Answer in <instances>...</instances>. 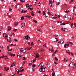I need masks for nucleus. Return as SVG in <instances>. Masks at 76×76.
Segmentation results:
<instances>
[{"label": "nucleus", "instance_id": "obj_1", "mask_svg": "<svg viewBox=\"0 0 76 76\" xmlns=\"http://www.w3.org/2000/svg\"><path fill=\"white\" fill-rule=\"evenodd\" d=\"M39 72H45V68H40L39 70Z\"/></svg>", "mask_w": 76, "mask_h": 76}, {"label": "nucleus", "instance_id": "obj_2", "mask_svg": "<svg viewBox=\"0 0 76 76\" xmlns=\"http://www.w3.org/2000/svg\"><path fill=\"white\" fill-rule=\"evenodd\" d=\"M73 23H72L71 24V27L72 28H75L76 27V23H74V26H75V27H73Z\"/></svg>", "mask_w": 76, "mask_h": 76}, {"label": "nucleus", "instance_id": "obj_3", "mask_svg": "<svg viewBox=\"0 0 76 76\" xmlns=\"http://www.w3.org/2000/svg\"><path fill=\"white\" fill-rule=\"evenodd\" d=\"M51 3H52V1H49V4H50V7L53 6V4Z\"/></svg>", "mask_w": 76, "mask_h": 76}, {"label": "nucleus", "instance_id": "obj_4", "mask_svg": "<svg viewBox=\"0 0 76 76\" xmlns=\"http://www.w3.org/2000/svg\"><path fill=\"white\" fill-rule=\"evenodd\" d=\"M3 37H4L5 38H7V37H8V36H7V34L6 33H4L3 34Z\"/></svg>", "mask_w": 76, "mask_h": 76}, {"label": "nucleus", "instance_id": "obj_5", "mask_svg": "<svg viewBox=\"0 0 76 76\" xmlns=\"http://www.w3.org/2000/svg\"><path fill=\"white\" fill-rule=\"evenodd\" d=\"M69 44H65L64 45L65 48H67V47H68V46H69Z\"/></svg>", "mask_w": 76, "mask_h": 76}, {"label": "nucleus", "instance_id": "obj_6", "mask_svg": "<svg viewBox=\"0 0 76 76\" xmlns=\"http://www.w3.org/2000/svg\"><path fill=\"white\" fill-rule=\"evenodd\" d=\"M18 23L19 22H15V24H14V26H17V25H18Z\"/></svg>", "mask_w": 76, "mask_h": 76}, {"label": "nucleus", "instance_id": "obj_7", "mask_svg": "<svg viewBox=\"0 0 76 76\" xmlns=\"http://www.w3.org/2000/svg\"><path fill=\"white\" fill-rule=\"evenodd\" d=\"M4 69L6 71H7L9 70L10 68L9 67H4Z\"/></svg>", "mask_w": 76, "mask_h": 76}, {"label": "nucleus", "instance_id": "obj_8", "mask_svg": "<svg viewBox=\"0 0 76 76\" xmlns=\"http://www.w3.org/2000/svg\"><path fill=\"white\" fill-rule=\"evenodd\" d=\"M10 56H13V57H14V56H15V54L10 53Z\"/></svg>", "mask_w": 76, "mask_h": 76}, {"label": "nucleus", "instance_id": "obj_9", "mask_svg": "<svg viewBox=\"0 0 76 76\" xmlns=\"http://www.w3.org/2000/svg\"><path fill=\"white\" fill-rule=\"evenodd\" d=\"M3 25L2 24H1L0 25V28L1 29H3Z\"/></svg>", "mask_w": 76, "mask_h": 76}, {"label": "nucleus", "instance_id": "obj_10", "mask_svg": "<svg viewBox=\"0 0 76 76\" xmlns=\"http://www.w3.org/2000/svg\"><path fill=\"white\" fill-rule=\"evenodd\" d=\"M66 22H67V23H62L63 25H65L66 24H68V23H69V22L66 21Z\"/></svg>", "mask_w": 76, "mask_h": 76}, {"label": "nucleus", "instance_id": "obj_11", "mask_svg": "<svg viewBox=\"0 0 76 76\" xmlns=\"http://www.w3.org/2000/svg\"><path fill=\"white\" fill-rule=\"evenodd\" d=\"M37 12H38V13H41V11H40V10L38 8L37 9Z\"/></svg>", "mask_w": 76, "mask_h": 76}, {"label": "nucleus", "instance_id": "obj_12", "mask_svg": "<svg viewBox=\"0 0 76 76\" xmlns=\"http://www.w3.org/2000/svg\"><path fill=\"white\" fill-rule=\"evenodd\" d=\"M57 51H58V50H57L55 51V52L53 54H52V55L53 56H54V55H55V54H56V53H57Z\"/></svg>", "mask_w": 76, "mask_h": 76}, {"label": "nucleus", "instance_id": "obj_13", "mask_svg": "<svg viewBox=\"0 0 76 76\" xmlns=\"http://www.w3.org/2000/svg\"><path fill=\"white\" fill-rule=\"evenodd\" d=\"M30 39V37L28 36V35H27V38H26V39H27V40H28V39Z\"/></svg>", "mask_w": 76, "mask_h": 76}, {"label": "nucleus", "instance_id": "obj_14", "mask_svg": "<svg viewBox=\"0 0 76 76\" xmlns=\"http://www.w3.org/2000/svg\"><path fill=\"white\" fill-rule=\"evenodd\" d=\"M10 29H11V27L10 26H8V28L7 29V31H10Z\"/></svg>", "mask_w": 76, "mask_h": 76}, {"label": "nucleus", "instance_id": "obj_15", "mask_svg": "<svg viewBox=\"0 0 76 76\" xmlns=\"http://www.w3.org/2000/svg\"><path fill=\"white\" fill-rule=\"evenodd\" d=\"M61 30L62 31H66V30H65V28H61Z\"/></svg>", "mask_w": 76, "mask_h": 76}, {"label": "nucleus", "instance_id": "obj_16", "mask_svg": "<svg viewBox=\"0 0 76 76\" xmlns=\"http://www.w3.org/2000/svg\"><path fill=\"white\" fill-rule=\"evenodd\" d=\"M52 76H54L55 75H56V74H55V72H53V73H52Z\"/></svg>", "mask_w": 76, "mask_h": 76}, {"label": "nucleus", "instance_id": "obj_17", "mask_svg": "<svg viewBox=\"0 0 76 76\" xmlns=\"http://www.w3.org/2000/svg\"><path fill=\"white\" fill-rule=\"evenodd\" d=\"M47 66H49V67H50V64L49 63H48L47 64Z\"/></svg>", "mask_w": 76, "mask_h": 76}, {"label": "nucleus", "instance_id": "obj_18", "mask_svg": "<svg viewBox=\"0 0 76 76\" xmlns=\"http://www.w3.org/2000/svg\"><path fill=\"white\" fill-rule=\"evenodd\" d=\"M36 59H34L32 61V63H35V61H36Z\"/></svg>", "mask_w": 76, "mask_h": 76}, {"label": "nucleus", "instance_id": "obj_19", "mask_svg": "<svg viewBox=\"0 0 76 76\" xmlns=\"http://www.w3.org/2000/svg\"><path fill=\"white\" fill-rule=\"evenodd\" d=\"M37 43H38V44L41 43V42L40 41V40H38L37 41Z\"/></svg>", "mask_w": 76, "mask_h": 76}, {"label": "nucleus", "instance_id": "obj_20", "mask_svg": "<svg viewBox=\"0 0 76 76\" xmlns=\"http://www.w3.org/2000/svg\"><path fill=\"white\" fill-rule=\"evenodd\" d=\"M47 13H48V15H51V14L50 13V12L48 11Z\"/></svg>", "mask_w": 76, "mask_h": 76}, {"label": "nucleus", "instance_id": "obj_21", "mask_svg": "<svg viewBox=\"0 0 76 76\" xmlns=\"http://www.w3.org/2000/svg\"><path fill=\"white\" fill-rule=\"evenodd\" d=\"M34 12L33 11H32L31 12V15L32 16H34Z\"/></svg>", "mask_w": 76, "mask_h": 76}, {"label": "nucleus", "instance_id": "obj_22", "mask_svg": "<svg viewBox=\"0 0 76 76\" xmlns=\"http://www.w3.org/2000/svg\"><path fill=\"white\" fill-rule=\"evenodd\" d=\"M25 50H29V48L28 47H27L26 48H25L24 49Z\"/></svg>", "mask_w": 76, "mask_h": 76}, {"label": "nucleus", "instance_id": "obj_23", "mask_svg": "<svg viewBox=\"0 0 76 76\" xmlns=\"http://www.w3.org/2000/svg\"><path fill=\"white\" fill-rule=\"evenodd\" d=\"M29 6V4H27L26 5V7H28Z\"/></svg>", "mask_w": 76, "mask_h": 76}, {"label": "nucleus", "instance_id": "obj_24", "mask_svg": "<svg viewBox=\"0 0 76 76\" xmlns=\"http://www.w3.org/2000/svg\"><path fill=\"white\" fill-rule=\"evenodd\" d=\"M20 18H21V20H23V19H24V17H22V16L21 17H20Z\"/></svg>", "mask_w": 76, "mask_h": 76}, {"label": "nucleus", "instance_id": "obj_25", "mask_svg": "<svg viewBox=\"0 0 76 76\" xmlns=\"http://www.w3.org/2000/svg\"><path fill=\"white\" fill-rule=\"evenodd\" d=\"M55 59L56 60V61H57V60H58V58H57V57H55Z\"/></svg>", "mask_w": 76, "mask_h": 76}, {"label": "nucleus", "instance_id": "obj_26", "mask_svg": "<svg viewBox=\"0 0 76 76\" xmlns=\"http://www.w3.org/2000/svg\"><path fill=\"white\" fill-rule=\"evenodd\" d=\"M50 51L51 52H53V51H54V49H53V48L52 47L51 50H50Z\"/></svg>", "mask_w": 76, "mask_h": 76}, {"label": "nucleus", "instance_id": "obj_27", "mask_svg": "<svg viewBox=\"0 0 76 76\" xmlns=\"http://www.w3.org/2000/svg\"><path fill=\"white\" fill-rule=\"evenodd\" d=\"M43 15H45L46 14L45 13V11H44L43 12Z\"/></svg>", "mask_w": 76, "mask_h": 76}, {"label": "nucleus", "instance_id": "obj_28", "mask_svg": "<svg viewBox=\"0 0 76 76\" xmlns=\"http://www.w3.org/2000/svg\"><path fill=\"white\" fill-rule=\"evenodd\" d=\"M36 58H38L39 57V55H36Z\"/></svg>", "mask_w": 76, "mask_h": 76}, {"label": "nucleus", "instance_id": "obj_29", "mask_svg": "<svg viewBox=\"0 0 76 76\" xmlns=\"http://www.w3.org/2000/svg\"><path fill=\"white\" fill-rule=\"evenodd\" d=\"M41 2H39L38 4V6H40L41 5Z\"/></svg>", "mask_w": 76, "mask_h": 76}, {"label": "nucleus", "instance_id": "obj_30", "mask_svg": "<svg viewBox=\"0 0 76 76\" xmlns=\"http://www.w3.org/2000/svg\"><path fill=\"white\" fill-rule=\"evenodd\" d=\"M27 38V35L26 36H25L24 37V39H26Z\"/></svg>", "mask_w": 76, "mask_h": 76}, {"label": "nucleus", "instance_id": "obj_31", "mask_svg": "<svg viewBox=\"0 0 76 76\" xmlns=\"http://www.w3.org/2000/svg\"><path fill=\"white\" fill-rule=\"evenodd\" d=\"M34 68H32L33 71H35V69H34Z\"/></svg>", "mask_w": 76, "mask_h": 76}, {"label": "nucleus", "instance_id": "obj_32", "mask_svg": "<svg viewBox=\"0 0 76 76\" xmlns=\"http://www.w3.org/2000/svg\"><path fill=\"white\" fill-rule=\"evenodd\" d=\"M73 12H75V9H75V7H73Z\"/></svg>", "mask_w": 76, "mask_h": 76}, {"label": "nucleus", "instance_id": "obj_33", "mask_svg": "<svg viewBox=\"0 0 76 76\" xmlns=\"http://www.w3.org/2000/svg\"><path fill=\"white\" fill-rule=\"evenodd\" d=\"M33 22H35V23H37V21L35 20H33Z\"/></svg>", "mask_w": 76, "mask_h": 76}, {"label": "nucleus", "instance_id": "obj_34", "mask_svg": "<svg viewBox=\"0 0 76 76\" xmlns=\"http://www.w3.org/2000/svg\"><path fill=\"white\" fill-rule=\"evenodd\" d=\"M32 67H36V65H35V64H34L32 65Z\"/></svg>", "mask_w": 76, "mask_h": 76}, {"label": "nucleus", "instance_id": "obj_35", "mask_svg": "<svg viewBox=\"0 0 76 76\" xmlns=\"http://www.w3.org/2000/svg\"><path fill=\"white\" fill-rule=\"evenodd\" d=\"M54 37H57V36H58V35H56V34H54Z\"/></svg>", "mask_w": 76, "mask_h": 76}, {"label": "nucleus", "instance_id": "obj_36", "mask_svg": "<svg viewBox=\"0 0 76 76\" xmlns=\"http://www.w3.org/2000/svg\"><path fill=\"white\" fill-rule=\"evenodd\" d=\"M31 45L32 46L34 45V43L33 42H31Z\"/></svg>", "mask_w": 76, "mask_h": 76}, {"label": "nucleus", "instance_id": "obj_37", "mask_svg": "<svg viewBox=\"0 0 76 76\" xmlns=\"http://www.w3.org/2000/svg\"><path fill=\"white\" fill-rule=\"evenodd\" d=\"M44 65H41V67H44Z\"/></svg>", "mask_w": 76, "mask_h": 76}, {"label": "nucleus", "instance_id": "obj_38", "mask_svg": "<svg viewBox=\"0 0 76 76\" xmlns=\"http://www.w3.org/2000/svg\"><path fill=\"white\" fill-rule=\"evenodd\" d=\"M27 12V10H25L24 11V13H26Z\"/></svg>", "mask_w": 76, "mask_h": 76}, {"label": "nucleus", "instance_id": "obj_39", "mask_svg": "<svg viewBox=\"0 0 76 76\" xmlns=\"http://www.w3.org/2000/svg\"><path fill=\"white\" fill-rule=\"evenodd\" d=\"M13 31H15V32H16V31H17V29L15 28V29H14V30H13Z\"/></svg>", "mask_w": 76, "mask_h": 76}, {"label": "nucleus", "instance_id": "obj_40", "mask_svg": "<svg viewBox=\"0 0 76 76\" xmlns=\"http://www.w3.org/2000/svg\"><path fill=\"white\" fill-rule=\"evenodd\" d=\"M23 60H25L26 59V58L25 57H23Z\"/></svg>", "mask_w": 76, "mask_h": 76}, {"label": "nucleus", "instance_id": "obj_41", "mask_svg": "<svg viewBox=\"0 0 76 76\" xmlns=\"http://www.w3.org/2000/svg\"><path fill=\"white\" fill-rule=\"evenodd\" d=\"M25 61H26H26H23V64H25Z\"/></svg>", "mask_w": 76, "mask_h": 76}, {"label": "nucleus", "instance_id": "obj_42", "mask_svg": "<svg viewBox=\"0 0 76 76\" xmlns=\"http://www.w3.org/2000/svg\"><path fill=\"white\" fill-rule=\"evenodd\" d=\"M66 18V15H65L64 16V18Z\"/></svg>", "mask_w": 76, "mask_h": 76}, {"label": "nucleus", "instance_id": "obj_43", "mask_svg": "<svg viewBox=\"0 0 76 76\" xmlns=\"http://www.w3.org/2000/svg\"><path fill=\"white\" fill-rule=\"evenodd\" d=\"M22 27H23V23H22L21 24Z\"/></svg>", "mask_w": 76, "mask_h": 76}, {"label": "nucleus", "instance_id": "obj_44", "mask_svg": "<svg viewBox=\"0 0 76 76\" xmlns=\"http://www.w3.org/2000/svg\"><path fill=\"white\" fill-rule=\"evenodd\" d=\"M12 49L11 48L10 50L9 49L8 50V51H12Z\"/></svg>", "mask_w": 76, "mask_h": 76}, {"label": "nucleus", "instance_id": "obj_45", "mask_svg": "<svg viewBox=\"0 0 76 76\" xmlns=\"http://www.w3.org/2000/svg\"><path fill=\"white\" fill-rule=\"evenodd\" d=\"M9 58L7 57L4 58V60H7V59H8Z\"/></svg>", "mask_w": 76, "mask_h": 76}, {"label": "nucleus", "instance_id": "obj_46", "mask_svg": "<svg viewBox=\"0 0 76 76\" xmlns=\"http://www.w3.org/2000/svg\"><path fill=\"white\" fill-rule=\"evenodd\" d=\"M1 58H4V55H3V56H1Z\"/></svg>", "mask_w": 76, "mask_h": 76}, {"label": "nucleus", "instance_id": "obj_47", "mask_svg": "<svg viewBox=\"0 0 76 76\" xmlns=\"http://www.w3.org/2000/svg\"><path fill=\"white\" fill-rule=\"evenodd\" d=\"M28 44H29V45H31V42H28V43H27Z\"/></svg>", "mask_w": 76, "mask_h": 76}, {"label": "nucleus", "instance_id": "obj_48", "mask_svg": "<svg viewBox=\"0 0 76 76\" xmlns=\"http://www.w3.org/2000/svg\"><path fill=\"white\" fill-rule=\"evenodd\" d=\"M24 71V69H22L21 71V72H23Z\"/></svg>", "mask_w": 76, "mask_h": 76}, {"label": "nucleus", "instance_id": "obj_49", "mask_svg": "<svg viewBox=\"0 0 76 76\" xmlns=\"http://www.w3.org/2000/svg\"><path fill=\"white\" fill-rule=\"evenodd\" d=\"M43 46L44 47H47V45H46L45 44H44L43 45Z\"/></svg>", "mask_w": 76, "mask_h": 76}, {"label": "nucleus", "instance_id": "obj_50", "mask_svg": "<svg viewBox=\"0 0 76 76\" xmlns=\"http://www.w3.org/2000/svg\"><path fill=\"white\" fill-rule=\"evenodd\" d=\"M60 3V2H59L58 4H56L57 5H59Z\"/></svg>", "mask_w": 76, "mask_h": 76}, {"label": "nucleus", "instance_id": "obj_51", "mask_svg": "<svg viewBox=\"0 0 76 76\" xmlns=\"http://www.w3.org/2000/svg\"><path fill=\"white\" fill-rule=\"evenodd\" d=\"M54 63L56 64H57V63H56V61H54Z\"/></svg>", "mask_w": 76, "mask_h": 76}, {"label": "nucleus", "instance_id": "obj_52", "mask_svg": "<svg viewBox=\"0 0 76 76\" xmlns=\"http://www.w3.org/2000/svg\"><path fill=\"white\" fill-rule=\"evenodd\" d=\"M74 1V0H71L70 1V3H72V1Z\"/></svg>", "mask_w": 76, "mask_h": 76}, {"label": "nucleus", "instance_id": "obj_53", "mask_svg": "<svg viewBox=\"0 0 76 76\" xmlns=\"http://www.w3.org/2000/svg\"><path fill=\"white\" fill-rule=\"evenodd\" d=\"M31 48H32V47L29 48H28V50H30Z\"/></svg>", "mask_w": 76, "mask_h": 76}, {"label": "nucleus", "instance_id": "obj_54", "mask_svg": "<svg viewBox=\"0 0 76 76\" xmlns=\"http://www.w3.org/2000/svg\"><path fill=\"white\" fill-rule=\"evenodd\" d=\"M73 16H76V14L74 13L73 14Z\"/></svg>", "mask_w": 76, "mask_h": 76}, {"label": "nucleus", "instance_id": "obj_55", "mask_svg": "<svg viewBox=\"0 0 76 76\" xmlns=\"http://www.w3.org/2000/svg\"><path fill=\"white\" fill-rule=\"evenodd\" d=\"M24 10H23L21 11V13H24Z\"/></svg>", "mask_w": 76, "mask_h": 76}, {"label": "nucleus", "instance_id": "obj_56", "mask_svg": "<svg viewBox=\"0 0 76 76\" xmlns=\"http://www.w3.org/2000/svg\"><path fill=\"white\" fill-rule=\"evenodd\" d=\"M64 61L65 63H66V62H67V60L65 59V60Z\"/></svg>", "mask_w": 76, "mask_h": 76}, {"label": "nucleus", "instance_id": "obj_57", "mask_svg": "<svg viewBox=\"0 0 76 76\" xmlns=\"http://www.w3.org/2000/svg\"><path fill=\"white\" fill-rule=\"evenodd\" d=\"M13 33L11 34L10 35L11 37H12V35H13Z\"/></svg>", "mask_w": 76, "mask_h": 76}, {"label": "nucleus", "instance_id": "obj_58", "mask_svg": "<svg viewBox=\"0 0 76 76\" xmlns=\"http://www.w3.org/2000/svg\"><path fill=\"white\" fill-rule=\"evenodd\" d=\"M69 44L72 45V44H73V43H72V42H69Z\"/></svg>", "mask_w": 76, "mask_h": 76}, {"label": "nucleus", "instance_id": "obj_59", "mask_svg": "<svg viewBox=\"0 0 76 76\" xmlns=\"http://www.w3.org/2000/svg\"><path fill=\"white\" fill-rule=\"evenodd\" d=\"M9 11H10L12 10V9L10 8H9Z\"/></svg>", "mask_w": 76, "mask_h": 76}, {"label": "nucleus", "instance_id": "obj_60", "mask_svg": "<svg viewBox=\"0 0 76 76\" xmlns=\"http://www.w3.org/2000/svg\"><path fill=\"white\" fill-rule=\"evenodd\" d=\"M57 17H58V18H60V15H58L57 16Z\"/></svg>", "mask_w": 76, "mask_h": 76}, {"label": "nucleus", "instance_id": "obj_61", "mask_svg": "<svg viewBox=\"0 0 76 76\" xmlns=\"http://www.w3.org/2000/svg\"><path fill=\"white\" fill-rule=\"evenodd\" d=\"M14 40H15V41H18L17 39H14Z\"/></svg>", "mask_w": 76, "mask_h": 76}, {"label": "nucleus", "instance_id": "obj_62", "mask_svg": "<svg viewBox=\"0 0 76 76\" xmlns=\"http://www.w3.org/2000/svg\"><path fill=\"white\" fill-rule=\"evenodd\" d=\"M65 12H66V13H68V12H67V10H66V11H65Z\"/></svg>", "mask_w": 76, "mask_h": 76}, {"label": "nucleus", "instance_id": "obj_63", "mask_svg": "<svg viewBox=\"0 0 76 76\" xmlns=\"http://www.w3.org/2000/svg\"><path fill=\"white\" fill-rule=\"evenodd\" d=\"M53 72H54V70L53 69H52Z\"/></svg>", "mask_w": 76, "mask_h": 76}, {"label": "nucleus", "instance_id": "obj_64", "mask_svg": "<svg viewBox=\"0 0 76 76\" xmlns=\"http://www.w3.org/2000/svg\"><path fill=\"white\" fill-rule=\"evenodd\" d=\"M1 48H3V47L2 46H1Z\"/></svg>", "mask_w": 76, "mask_h": 76}]
</instances>
